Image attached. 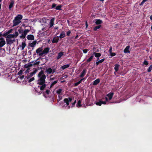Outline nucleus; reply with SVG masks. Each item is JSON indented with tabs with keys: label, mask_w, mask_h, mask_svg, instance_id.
<instances>
[{
	"label": "nucleus",
	"mask_w": 152,
	"mask_h": 152,
	"mask_svg": "<svg viewBox=\"0 0 152 152\" xmlns=\"http://www.w3.org/2000/svg\"><path fill=\"white\" fill-rule=\"evenodd\" d=\"M38 77L39 79L38 80V84L39 85H41L45 83V79L46 78V76L44 74V71L42 70L38 73Z\"/></svg>",
	"instance_id": "1"
},
{
	"label": "nucleus",
	"mask_w": 152,
	"mask_h": 152,
	"mask_svg": "<svg viewBox=\"0 0 152 152\" xmlns=\"http://www.w3.org/2000/svg\"><path fill=\"white\" fill-rule=\"evenodd\" d=\"M23 16L20 14H18L15 18L13 20V26H17L19 25L21 22V20Z\"/></svg>",
	"instance_id": "2"
},
{
	"label": "nucleus",
	"mask_w": 152,
	"mask_h": 152,
	"mask_svg": "<svg viewBox=\"0 0 152 152\" xmlns=\"http://www.w3.org/2000/svg\"><path fill=\"white\" fill-rule=\"evenodd\" d=\"M49 50L50 48L48 47L45 48L43 51L39 54V55L40 56H42L44 54H47L48 53Z\"/></svg>",
	"instance_id": "3"
},
{
	"label": "nucleus",
	"mask_w": 152,
	"mask_h": 152,
	"mask_svg": "<svg viewBox=\"0 0 152 152\" xmlns=\"http://www.w3.org/2000/svg\"><path fill=\"white\" fill-rule=\"evenodd\" d=\"M38 69H36L32 72H31L30 75H28L26 76V78L27 79L29 78L30 77H31L34 74L36 73L38 71Z\"/></svg>",
	"instance_id": "4"
},
{
	"label": "nucleus",
	"mask_w": 152,
	"mask_h": 152,
	"mask_svg": "<svg viewBox=\"0 0 152 152\" xmlns=\"http://www.w3.org/2000/svg\"><path fill=\"white\" fill-rule=\"evenodd\" d=\"M15 42V39L12 40L10 39H6V42L7 45H11L14 42Z\"/></svg>",
	"instance_id": "5"
},
{
	"label": "nucleus",
	"mask_w": 152,
	"mask_h": 152,
	"mask_svg": "<svg viewBox=\"0 0 152 152\" xmlns=\"http://www.w3.org/2000/svg\"><path fill=\"white\" fill-rule=\"evenodd\" d=\"M93 54L94 55L95 57L97 58L96 59V61H98L99 59V57L101 56V54L100 53H97L94 52L93 53Z\"/></svg>",
	"instance_id": "6"
},
{
	"label": "nucleus",
	"mask_w": 152,
	"mask_h": 152,
	"mask_svg": "<svg viewBox=\"0 0 152 152\" xmlns=\"http://www.w3.org/2000/svg\"><path fill=\"white\" fill-rule=\"evenodd\" d=\"M14 1L13 0L10 1V5L9 6V9L10 10H12V8L14 6Z\"/></svg>",
	"instance_id": "7"
},
{
	"label": "nucleus",
	"mask_w": 152,
	"mask_h": 152,
	"mask_svg": "<svg viewBox=\"0 0 152 152\" xmlns=\"http://www.w3.org/2000/svg\"><path fill=\"white\" fill-rule=\"evenodd\" d=\"M86 69H84L80 75V77H83L86 74Z\"/></svg>",
	"instance_id": "8"
},
{
	"label": "nucleus",
	"mask_w": 152,
	"mask_h": 152,
	"mask_svg": "<svg viewBox=\"0 0 152 152\" xmlns=\"http://www.w3.org/2000/svg\"><path fill=\"white\" fill-rule=\"evenodd\" d=\"M27 38L28 40H34V36L33 35L29 34L27 35Z\"/></svg>",
	"instance_id": "9"
},
{
	"label": "nucleus",
	"mask_w": 152,
	"mask_h": 152,
	"mask_svg": "<svg viewBox=\"0 0 152 152\" xmlns=\"http://www.w3.org/2000/svg\"><path fill=\"white\" fill-rule=\"evenodd\" d=\"M95 23L96 25H100L102 23V21L100 19H96L95 20Z\"/></svg>",
	"instance_id": "10"
},
{
	"label": "nucleus",
	"mask_w": 152,
	"mask_h": 152,
	"mask_svg": "<svg viewBox=\"0 0 152 152\" xmlns=\"http://www.w3.org/2000/svg\"><path fill=\"white\" fill-rule=\"evenodd\" d=\"M0 48H1L5 44L6 42L4 39L0 40Z\"/></svg>",
	"instance_id": "11"
},
{
	"label": "nucleus",
	"mask_w": 152,
	"mask_h": 152,
	"mask_svg": "<svg viewBox=\"0 0 152 152\" xmlns=\"http://www.w3.org/2000/svg\"><path fill=\"white\" fill-rule=\"evenodd\" d=\"M100 82V79L99 78H98L93 82L92 83V85L93 86L96 85L98 84H99V83Z\"/></svg>",
	"instance_id": "12"
},
{
	"label": "nucleus",
	"mask_w": 152,
	"mask_h": 152,
	"mask_svg": "<svg viewBox=\"0 0 152 152\" xmlns=\"http://www.w3.org/2000/svg\"><path fill=\"white\" fill-rule=\"evenodd\" d=\"M130 48L129 45L127 46L126 48L124 49V52L125 53H129L130 52V50H129Z\"/></svg>",
	"instance_id": "13"
},
{
	"label": "nucleus",
	"mask_w": 152,
	"mask_h": 152,
	"mask_svg": "<svg viewBox=\"0 0 152 152\" xmlns=\"http://www.w3.org/2000/svg\"><path fill=\"white\" fill-rule=\"evenodd\" d=\"M114 93L113 92L109 93L107 95V96L109 97V100L111 99Z\"/></svg>",
	"instance_id": "14"
},
{
	"label": "nucleus",
	"mask_w": 152,
	"mask_h": 152,
	"mask_svg": "<svg viewBox=\"0 0 152 152\" xmlns=\"http://www.w3.org/2000/svg\"><path fill=\"white\" fill-rule=\"evenodd\" d=\"M59 40V39L58 37H57V38L54 37L52 41V42L53 43H57L58 42Z\"/></svg>",
	"instance_id": "15"
},
{
	"label": "nucleus",
	"mask_w": 152,
	"mask_h": 152,
	"mask_svg": "<svg viewBox=\"0 0 152 152\" xmlns=\"http://www.w3.org/2000/svg\"><path fill=\"white\" fill-rule=\"evenodd\" d=\"M70 64H67L64 65L63 66H62L61 67V69L62 70H64L65 69L68 68L69 67Z\"/></svg>",
	"instance_id": "16"
},
{
	"label": "nucleus",
	"mask_w": 152,
	"mask_h": 152,
	"mask_svg": "<svg viewBox=\"0 0 152 152\" xmlns=\"http://www.w3.org/2000/svg\"><path fill=\"white\" fill-rule=\"evenodd\" d=\"M36 43L37 41L36 40L34 41L32 43H29V46L32 48H33L36 45Z\"/></svg>",
	"instance_id": "17"
},
{
	"label": "nucleus",
	"mask_w": 152,
	"mask_h": 152,
	"mask_svg": "<svg viewBox=\"0 0 152 152\" xmlns=\"http://www.w3.org/2000/svg\"><path fill=\"white\" fill-rule=\"evenodd\" d=\"M54 18H52L50 21V28L52 27L54 24Z\"/></svg>",
	"instance_id": "18"
},
{
	"label": "nucleus",
	"mask_w": 152,
	"mask_h": 152,
	"mask_svg": "<svg viewBox=\"0 0 152 152\" xmlns=\"http://www.w3.org/2000/svg\"><path fill=\"white\" fill-rule=\"evenodd\" d=\"M40 86H39L38 87L40 88V89L41 90H43L46 86V85L45 84V83H44L42 85H41Z\"/></svg>",
	"instance_id": "19"
},
{
	"label": "nucleus",
	"mask_w": 152,
	"mask_h": 152,
	"mask_svg": "<svg viewBox=\"0 0 152 152\" xmlns=\"http://www.w3.org/2000/svg\"><path fill=\"white\" fill-rule=\"evenodd\" d=\"M81 100H79L77 102L76 104V106L77 107H80L81 106Z\"/></svg>",
	"instance_id": "20"
},
{
	"label": "nucleus",
	"mask_w": 152,
	"mask_h": 152,
	"mask_svg": "<svg viewBox=\"0 0 152 152\" xmlns=\"http://www.w3.org/2000/svg\"><path fill=\"white\" fill-rule=\"evenodd\" d=\"M43 50V49L42 48V47H40L38 48L37 50H36V53L37 54L39 53V54L40 53V52L42 51V50Z\"/></svg>",
	"instance_id": "21"
},
{
	"label": "nucleus",
	"mask_w": 152,
	"mask_h": 152,
	"mask_svg": "<svg viewBox=\"0 0 152 152\" xmlns=\"http://www.w3.org/2000/svg\"><path fill=\"white\" fill-rule=\"evenodd\" d=\"M33 62V63H32L34 67H35L36 66H38L39 65L40 62L39 61H37V60H36L34 62V63L33 62Z\"/></svg>",
	"instance_id": "22"
},
{
	"label": "nucleus",
	"mask_w": 152,
	"mask_h": 152,
	"mask_svg": "<svg viewBox=\"0 0 152 152\" xmlns=\"http://www.w3.org/2000/svg\"><path fill=\"white\" fill-rule=\"evenodd\" d=\"M63 101L64 103H65L66 106L69 105V100L68 98H65L64 99Z\"/></svg>",
	"instance_id": "23"
},
{
	"label": "nucleus",
	"mask_w": 152,
	"mask_h": 152,
	"mask_svg": "<svg viewBox=\"0 0 152 152\" xmlns=\"http://www.w3.org/2000/svg\"><path fill=\"white\" fill-rule=\"evenodd\" d=\"M65 36V33L64 31H62L60 34L59 37L60 38H62Z\"/></svg>",
	"instance_id": "24"
},
{
	"label": "nucleus",
	"mask_w": 152,
	"mask_h": 152,
	"mask_svg": "<svg viewBox=\"0 0 152 152\" xmlns=\"http://www.w3.org/2000/svg\"><path fill=\"white\" fill-rule=\"evenodd\" d=\"M52 72V69L50 68H49L47 69L46 71V72H47L48 74H50Z\"/></svg>",
	"instance_id": "25"
},
{
	"label": "nucleus",
	"mask_w": 152,
	"mask_h": 152,
	"mask_svg": "<svg viewBox=\"0 0 152 152\" xmlns=\"http://www.w3.org/2000/svg\"><path fill=\"white\" fill-rule=\"evenodd\" d=\"M119 66L120 65L118 64H116L115 65L114 69L116 72H117L118 71Z\"/></svg>",
	"instance_id": "26"
},
{
	"label": "nucleus",
	"mask_w": 152,
	"mask_h": 152,
	"mask_svg": "<svg viewBox=\"0 0 152 152\" xmlns=\"http://www.w3.org/2000/svg\"><path fill=\"white\" fill-rule=\"evenodd\" d=\"M63 55V53L62 52H60L58 53V56L57 57V59H59Z\"/></svg>",
	"instance_id": "27"
},
{
	"label": "nucleus",
	"mask_w": 152,
	"mask_h": 152,
	"mask_svg": "<svg viewBox=\"0 0 152 152\" xmlns=\"http://www.w3.org/2000/svg\"><path fill=\"white\" fill-rule=\"evenodd\" d=\"M101 26V25H99L97 26H95L93 28V30L94 31H96L98 29L100 28Z\"/></svg>",
	"instance_id": "28"
},
{
	"label": "nucleus",
	"mask_w": 152,
	"mask_h": 152,
	"mask_svg": "<svg viewBox=\"0 0 152 152\" xmlns=\"http://www.w3.org/2000/svg\"><path fill=\"white\" fill-rule=\"evenodd\" d=\"M60 105H61L63 107H67L66 104L64 103V102H60Z\"/></svg>",
	"instance_id": "29"
},
{
	"label": "nucleus",
	"mask_w": 152,
	"mask_h": 152,
	"mask_svg": "<svg viewBox=\"0 0 152 152\" xmlns=\"http://www.w3.org/2000/svg\"><path fill=\"white\" fill-rule=\"evenodd\" d=\"M7 39H10L12 38H14L13 34H10L8 35L6 37Z\"/></svg>",
	"instance_id": "30"
},
{
	"label": "nucleus",
	"mask_w": 152,
	"mask_h": 152,
	"mask_svg": "<svg viewBox=\"0 0 152 152\" xmlns=\"http://www.w3.org/2000/svg\"><path fill=\"white\" fill-rule=\"evenodd\" d=\"M30 31V30L28 29H26L23 31V34L26 36V35Z\"/></svg>",
	"instance_id": "31"
},
{
	"label": "nucleus",
	"mask_w": 152,
	"mask_h": 152,
	"mask_svg": "<svg viewBox=\"0 0 152 152\" xmlns=\"http://www.w3.org/2000/svg\"><path fill=\"white\" fill-rule=\"evenodd\" d=\"M57 82H58V81L56 80V81H55L53 82H52L50 86V88H52L54 86V85H55L56 83H57Z\"/></svg>",
	"instance_id": "32"
},
{
	"label": "nucleus",
	"mask_w": 152,
	"mask_h": 152,
	"mask_svg": "<svg viewBox=\"0 0 152 152\" xmlns=\"http://www.w3.org/2000/svg\"><path fill=\"white\" fill-rule=\"evenodd\" d=\"M61 7L62 5L61 4H59L56 7L55 9L57 10H61Z\"/></svg>",
	"instance_id": "33"
},
{
	"label": "nucleus",
	"mask_w": 152,
	"mask_h": 152,
	"mask_svg": "<svg viewBox=\"0 0 152 152\" xmlns=\"http://www.w3.org/2000/svg\"><path fill=\"white\" fill-rule=\"evenodd\" d=\"M62 91V89L60 88L57 90L56 91V92L58 94H61Z\"/></svg>",
	"instance_id": "34"
},
{
	"label": "nucleus",
	"mask_w": 152,
	"mask_h": 152,
	"mask_svg": "<svg viewBox=\"0 0 152 152\" xmlns=\"http://www.w3.org/2000/svg\"><path fill=\"white\" fill-rule=\"evenodd\" d=\"M93 56L92 55L89 58H88V59H87V61H86L87 62H89L91 61L92 60V59H93Z\"/></svg>",
	"instance_id": "35"
},
{
	"label": "nucleus",
	"mask_w": 152,
	"mask_h": 152,
	"mask_svg": "<svg viewBox=\"0 0 152 152\" xmlns=\"http://www.w3.org/2000/svg\"><path fill=\"white\" fill-rule=\"evenodd\" d=\"M152 69V64L149 67L147 70V71L148 72H151Z\"/></svg>",
	"instance_id": "36"
},
{
	"label": "nucleus",
	"mask_w": 152,
	"mask_h": 152,
	"mask_svg": "<svg viewBox=\"0 0 152 152\" xmlns=\"http://www.w3.org/2000/svg\"><path fill=\"white\" fill-rule=\"evenodd\" d=\"M26 46V44L25 42H22V50H23L24 48H25V47Z\"/></svg>",
	"instance_id": "37"
},
{
	"label": "nucleus",
	"mask_w": 152,
	"mask_h": 152,
	"mask_svg": "<svg viewBox=\"0 0 152 152\" xmlns=\"http://www.w3.org/2000/svg\"><path fill=\"white\" fill-rule=\"evenodd\" d=\"M58 99L57 100L58 102H59L62 99V97L61 95H58Z\"/></svg>",
	"instance_id": "38"
},
{
	"label": "nucleus",
	"mask_w": 152,
	"mask_h": 152,
	"mask_svg": "<svg viewBox=\"0 0 152 152\" xmlns=\"http://www.w3.org/2000/svg\"><path fill=\"white\" fill-rule=\"evenodd\" d=\"M143 64L147 66L148 64V63L147 61L144 60L143 62Z\"/></svg>",
	"instance_id": "39"
},
{
	"label": "nucleus",
	"mask_w": 152,
	"mask_h": 152,
	"mask_svg": "<svg viewBox=\"0 0 152 152\" xmlns=\"http://www.w3.org/2000/svg\"><path fill=\"white\" fill-rule=\"evenodd\" d=\"M148 0H143L140 3V6H142V5L146 1H147Z\"/></svg>",
	"instance_id": "40"
},
{
	"label": "nucleus",
	"mask_w": 152,
	"mask_h": 152,
	"mask_svg": "<svg viewBox=\"0 0 152 152\" xmlns=\"http://www.w3.org/2000/svg\"><path fill=\"white\" fill-rule=\"evenodd\" d=\"M14 37H17L18 35V33L17 31H15V34H13Z\"/></svg>",
	"instance_id": "41"
},
{
	"label": "nucleus",
	"mask_w": 152,
	"mask_h": 152,
	"mask_svg": "<svg viewBox=\"0 0 152 152\" xmlns=\"http://www.w3.org/2000/svg\"><path fill=\"white\" fill-rule=\"evenodd\" d=\"M35 79L34 77H32L30 79L28 80V82L29 83H31V82H32V81H33Z\"/></svg>",
	"instance_id": "42"
},
{
	"label": "nucleus",
	"mask_w": 152,
	"mask_h": 152,
	"mask_svg": "<svg viewBox=\"0 0 152 152\" xmlns=\"http://www.w3.org/2000/svg\"><path fill=\"white\" fill-rule=\"evenodd\" d=\"M96 104L98 105L101 106L102 105L101 102L100 101L99 102H96Z\"/></svg>",
	"instance_id": "43"
},
{
	"label": "nucleus",
	"mask_w": 152,
	"mask_h": 152,
	"mask_svg": "<svg viewBox=\"0 0 152 152\" xmlns=\"http://www.w3.org/2000/svg\"><path fill=\"white\" fill-rule=\"evenodd\" d=\"M32 63H33V62H30L28 64V65L29 68L32 66L33 65Z\"/></svg>",
	"instance_id": "44"
},
{
	"label": "nucleus",
	"mask_w": 152,
	"mask_h": 152,
	"mask_svg": "<svg viewBox=\"0 0 152 152\" xmlns=\"http://www.w3.org/2000/svg\"><path fill=\"white\" fill-rule=\"evenodd\" d=\"M71 31L70 30H69L66 32V35L68 36H69L70 35V34H71Z\"/></svg>",
	"instance_id": "45"
},
{
	"label": "nucleus",
	"mask_w": 152,
	"mask_h": 152,
	"mask_svg": "<svg viewBox=\"0 0 152 152\" xmlns=\"http://www.w3.org/2000/svg\"><path fill=\"white\" fill-rule=\"evenodd\" d=\"M26 37L25 35L23 33L20 36V37L21 38L24 39Z\"/></svg>",
	"instance_id": "46"
},
{
	"label": "nucleus",
	"mask_w": 152,
	"mask_h": 152,
	"mask_svg": "<svg viewBox=\"0 0 152 152\" xmlns=\"http://www.w3.org/2000/svg\"><path fill=\"white\" fill-rule=\"evenodd\" d=\"M9 33L10 32H6V33L4 34H2V36L4 37L7 36Z\"/></svg>",
	"instance_id": "47"
},
{
	"label": "nucleus",
	"mask_w": 152,
	"mask_h": 152,
	"mask_svg": "<svg viewBox=\"0 0 152 152\" xmlns=\"http://www.w3.org/2000/svg\"><path fill=\"white\" fill-rule=\"evenodd\" d=\"M110 53L111 56H114L116 55V53H115L111 52Z\"/></svg>",
	"instance_id": "48"
},
{
	"label": "nucleus",
	"mask_w": 152,
	"mask_h": 152,
	"mask_svg": "<svg viewBox=\"0 0 152 152\" xmlns=\"http://www.w3.org/2000/svg\"><path fill=\"white\" fill-rule=\"evenodd\" d=\"M24 67L28 69V70H29L30 68L28 65V64H26L24 66Z\"/></svg>",
	"instance_id": "49"
},
{
	"label": "nucleus",
	"mask_w": 152,
	"mask_h": 152,
	"mask_svg": "<svg viewBox=\"0 0 152 152\" xmlns=\"http://www.w3.org/2000/svg\"><path fill=\"white\" fill-rule=\"evenodd\" d=\"M2 37V34L1 32H0V40L4 39Z\"/></svg>",
	"instance_id": "50"
},
{
	"label": "nucleus",
	"mask_w": 152,
	"mask_h": 152,
	"mask_svg": "<svg viewBox=\"0 0 152 152\" xmlns=\"http://www.w3.org/2000/svg\"><path fill=\"white\" fill-rule=\"evenodd\" d=\"M86 79V78H83L82 79H81L79 81H78V82L79 83V84H80V83H81V82L83 80H85Z\"/></svg>",
	"instance_id": "51"
},
{
	"label": "nucleus",
	"mask_w": 152,
	"mask_h": 152,
	"mask_svg": "<svg viewBox=\"0 0 152 152\" xmlns=\"http://www.w3.org/2000/svg\"><path fill=\"white\" fill-rule=\"evenodd\" d=\"M104 60H105L104 58H103L100 60H98V61H99V63H102L103 62H104Z\"/></svg>",
	"instance_id": "52"
},
{
	"label": "nucleus",
	"mask_w": 152,
	"mask_h": 152,
	"mask_svg": "<svg viewBox=\"0 0 152 152\" xmlns=\"http://www.w3.org/2000/svg\"><path fill=\"white\" fill-rule=\"evenodd\" d=\"M56 4L54 3L51 6V8H54L56 7Z\"/></svg>",
	"instance_id": "53"
},
{
	"label": "nucleus",
	"mask_w": 152,
	"mask_h": 152,
	"mask_svg": "<svg viewBox=\"0 0 152 152\" xmlns=\"http://www.w3.org/2000/svg\"><path fill=\"white\" fill-rule=\"evenodd\" d=\"M56 68H53L52 69V73L53 74L55 72H56Z\"/></svg>",
	"instance_id": "54"
},
{
	"label": "nucleus",
	"mask_w": 152,
	"mask_h": 152,
	"mask_svg": "<svg viewBox=\"0 0 152 152\" xmlns=\"http://www.w3.org/2000/svg\"><path fill=\"white\" fill-rule=\"evenodd\" d=\"M88 50L86 49H84L83 50V52L84 53H87Z\"/></svg>",
	"instance_id": "55"
},
{
	"label": "nucleus",
	"mask_w": 152,
	"mask_h": 152,
	"mask_svg": "<svg viewBox=\"0 0 152 152\" xmlns=\"http://www.w3.org/2000/svg\"><path fill=\"white\" fill-rule=\"evenodd\" d=\"M50 91L48 90L47 89L45 91V93L48 95L50 93Z\"/></svg>",
	"instance_id": "56"
},
{
	"label": "nucleus",
	"mask_w": 152,
	"mask_h": 152,
	"mask_svg": "<svg viewBox=\"0 0 152 152\" xmlns=\"http://www.w3.org/2000/svg\"><path fill=\"white\" fill-rule=\"evenodd\" d=\"M112 47H110V49L109 50V52L110 53L112 52Z\"/></svg>",
	"instance_id": "57"
},
{
	"label": "nucleus",
	"mask_w": 152,
	"mask_h": 152,
	"mask_svg": "<svg viewBox=\"0 0 152 152\" xmlns=\"http://www.w3.org/2000/svg\"><path fill=\"white\" fill-rule=\"evenodd\" d=\"M80 84L78 82H77L74 84V86H78Z\"/></svg>",
	"instance_id": "58"
},
{
	"label": "nucleus",
	"mask_w": 152,
	"mask_h": 152,
	"mask_svg": "<svg viewBox=\"0 0 152 152\" xmlns=\"http://www.w3.org/2000/svg\"><path fill=\"white\" fill-rule=\"evenodd\" d=\"M18 31H19L20 34L23 33V31L22 30L19 29L18 30Z\"/></svg>",
	"instance_id": "59"
},
{
	"label": "nucleus",
	"mask_w": 152,
	"mask_h": 152,
	"mask_svg": "<svg viewBox=\"0 0 152 152\" xmlns=\"http://www.w3.org/2000/svg\"><path fill=\"white\" fill-rule=\"evenodd\" d=\"M76 103V101L75 100L74 102L72 103V107H73L74 106Z\"/></svg>",
	"instance_id": "60"
},
{
	"label": "nucleus",
	"mask_w": 152,
	"mask_h": 152,
	"mask_svg": "<svg viewBox=\"0 0 152 152\" xmlns=\"http://www.w3.org/2000/svg\"><path fill=\"white\" fill-rule=\"evenodd\" d=\"M68 100H69V102H72V99L71 98H70V97H69L68 98Z\"/></svg>",
	"instance_id": "61"
},
{
	"label": "nucleus",
	"mask_w": 152,
	"mask_h": 152,
	"mask_svg": "<svg viewBox=\"0 0 152 152\" xmlns=\"http://www.w3.org/2000/svg\"><path fill=\"white\" fill-rule=\"evenodd\" d=\"M22 70H20L18 72V75H19L20 74H21L22 73Z\"/></svg>",
	"instance_id": "62"
},
{
	"label": "nucleus",
	"mask_w": 152,
	"mask_h": 152,
	"mask_svg": "<svg viewBox=\"0 0 152 152\" xmlns=\"http://www.w3.org/2000/svg\"><path fill=\"white\" fill-rule=\"evenodd\" d=\"M101 102L102 104H106V102H105V101H101Z\"/></svg>",
	"instance_id": "63"
},
{
	"label": "nucleus",
	"mask_w": 152,
	"mask_h": 152,
	"mask_svg": "<svg viewBox=\"0 0 152 152\" xmlns=\"http://www.w3.org/2000/svg\"><path fill=\"white\" fill-rule=\"evenodd\" d=\"M100 64V63H99V61H96V65L97 66L99 64Z\"/></svg>",
	"instance_id": "64"
}]
</instances>
